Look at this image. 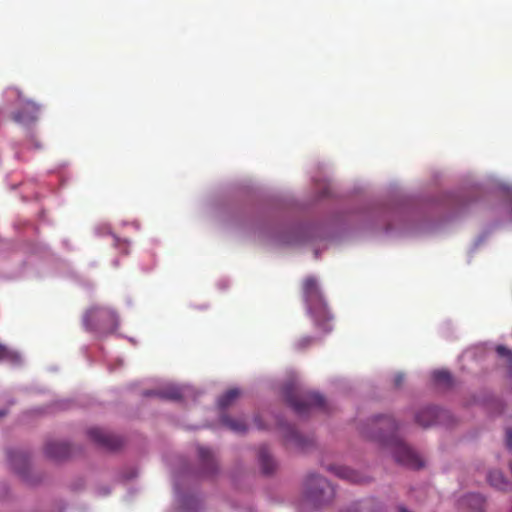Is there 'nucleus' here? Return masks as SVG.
<instances>
[{
  "instance_id": "nucleus-8",
  "label": "nucleus",
  "mask_w": 512,
  "mask_h": 512,
  "mask_svg": "<svg viewBox=\"0 0 512 512\" xmlns=\"http://www.w3.org/2000/svg\"><path fill=\"white\" fill-rule=\"evenodd\" d=\"M8 458L11 467L22 477H25L29 467L28 455L20 450L9 451Z\"/></svg>"
},
{
  "instance_id": "nucleus-13",
  "label": "nucleus",
  "mask_w": 512,
  "mask_h": 512,
  "mask_svg": "<svg viewBox=\"0 0 512 512\" xmlns=\"http://www.w3.org/2000/svg\"><path fill=\"white\" fill-rule=\"evenodd\" d=\"M330 470L333 471L338 477L346 479L353 483L362 482L361 476L354 470L346 466H332Z\"/></svg>"
},
{
  "instance_id": "nucleus-3",
  "label": "nucleus",
  "mask_w": 512,
  "mask_h": 512,
  "mask_svg": "<svg viewBox=\"0 0 512 512\" xmlns=\"http://www.w3.org/2000/svg\"><path fill=\"white\" fill-rule=\"evenodd\" d=\"M334 488L330 483L319 475L308 476L305 482V496L315 504H324L334 497Z\"/></svg>"
},
{
  "instance_id": "nucleus-24",
  "label": "nucleus",
  "mask_w": 512,
  "mask_h": 512,
  "mask_svg": "<svg viewBox=\"0 0 512 512\" xmlns=\"http://www.w3.org/2000/svg\"><path fill=\"white\" fill-rule=\"evenodd\" d=\"M404 381V376L402 374H397L394 378V384L396 387H399Z\"/></svg>"
},
{
  "instance_id": "nucleus-25",
  "label": "nucleus",
  "mask_w": 512,
  "mask_h": 512,
  "mask_svg": "<svg viewBox=\"0 0 512 512\" xmlns=\"http://www.w3.org/2000/svg\"><path fill=\"white\" fill-rule=\"evenodd\" d=\"M255 424L257 425V428H258V429H262V428H263V426H262V424L260 423V420H259L258 418H256V419H255Z\"/></svg>"
},
{
  "instance_id": "nucleus-26",
  "label": "nucleus",
  "mask_w": 512,
  "mask_h": 512,
  "mask_svg": "<svg viewBox=\"0 0 512 512\" xmlns=\"http://www.w3.org/2000/svg\"><path fill=\"white\" fill-rule=\"evenodd\" d=\"M7 414L6 410H0V418L4 417Z\"/></svg>"
},
{
  "instance_id": "nucleus-16",
  "label": "nucleus",
  "mask_w": 512,
  "mask_h": 512,
  "mask_svg": "<svg viewBox=\"0 0 512 512\" xmlns=\"http://www.w3.org/2000/svg\"><path fill=\"white\" fill-rule=\"evenodd\" d=\"M488 481L491 486L499 490H506L509 486V481L505 478L501 471H491L488 475Z\"/></svg>"
},
{
  "instance_id": "nucleus-21",
  "label": "nucleus",
  "mask_w": 512,
  "mask_h": 512,
  "mask_svg": "<svg viewBox=\"0 0 512 512\" xmlns=\"http://www.w3.org/2000/svg\"><path fill=\"white\" fill-rule=\"evenodd\" d=\"M496 351L500 357L506 358L510 363H512V350L505 346L499 345L496 348Z\"/></svg>"
},
{
  "instance_id": "nucleus-9",
  "label": "nucleus",
  "mask_w": 512,
  "mask_h": 512,
  "mask_svg": "<svg viewBox=\"0 0 512 512\" xmlns=\"http://www.w3.org/2000/svg\"><path fill=\"white\" fill-rule=\"evenodd\" d=\"M459 506L464 512H483L485 499L480 494H469L459 501Z\"/></svg>"
},
{
  "instance_id": "nucleus-14",
  "label": "nucleus",
  "mask_w": 512,
  "mask_h": 512,
  "mask_svg": "<svg viewBox=\"0 0 512 512\" xmlns=\"http://www.w3.org/2000/svg\"><path fill=\"white\" fill-rule=\"evenodd\" d=\"M241 391L237 388H231L222 394L218 399V406L221 409H226L232 405L240 396Z\"/></svg>"
},
{
  "instance_id": "nucleus-6",
  "label": "nucleus",
  "mask_w": 512,
  "mask_h": 512,
  "mask_svg": "<svg viewBox=\"0 0 512 512\" xmlns=\"http://www.w3.org/2000/svg\"><path fill=\"white\" fill-rule=\"evenodd\" d=\"M17 94L20 107L11 113V119L24 126L34 124L40 117L41 105L32 100H21L20 93L17 92Z\"/></svg>"
},
{
  "instance_id": "nucleus-10",
  "label": "nucleus",
  "mask_w": 512,
  "mask_h": 512,
  "mask_svg": "<svg viewBox=\"0 0 512 512\" xmlns=\"http://www.w3.org/2000/svg\"><path fill=\"white\" fill-rule=\"evenodd\" d=\"M71 447L60 441H50L45 446V453L52 459H64L70 455Z\"/></svg>"
},
{
  "instance_id": "nucleus-23",
  "label": "nucleus",
  "mask_w": 512,
  "mask_h": 512,
  "mask_svg": "<svg viewBox=\"0 0 512 512\" xmlns=\"http://www.w3.org/2000/svg\"><path fill=\"white\" fill-rule=\"evenodd\" d=\"M506 443L510 450H512V427L506 430Z\"/></svg>"
},
{
  "instance_id": "nucleus-19",
  "label": "nucleus",
  "mask_w": 512,
  "mask_h": 512,
  "mask_svg": "<svg viewBox=\"0 0 512 512\" xmlns=\"http://www.w3.org/2000/svg\"><path fill=\"white\" fill-rule=\"evenodd\" d=\"M159 396L164 398V399H168V400H173V401H178L182 398V392L180 390V388L178 387H168L162 391H160L159 393Z\"/></svg>"
},
{
  "instance_id": "nucleus-15",
  "label": "nucleus",
  "mask_w": 512,
  "mask_h": 512,
  "mask_svg": "<svg viewBox=\"0 0 512 512\" xmlns=\"http://www.w3.org/2000/svg\"><path fill=\"white\" fill-rule=\"evenodd\" d=\"M198 454L201 462L206 467L207 472L212 473L216 468L213 452L209 448L200 447L198 449Z\"/></svg>"
},
{
  "instance_id": "nucleus-11",
  "label": "nucleus",
  "mask_w": 512,
  "mask_h": 512,
  "mask_svg": "<svg viewBox=\"0 0 512 512\" xmlns=\"http://www.w3.org/2000/svg\"><path fill=\"white\" fill-rule=\"evenodd\" d=\"M439 417V410L436 407H426L416 414V422L423 427L434 424Z\"/></svg>"
},
{
  "instance_id": "nucleus-22",
  "label": "nucleus",
  "mask_w": 512,
  "mask_h": 512,
  "mask_svg": "<svg viewBox=\"0 0 512 512\" xmlns=\"http://www.w3.org/2000/svg\"><path fill=\"white\" fill-rule=\"evenodd\" d=\"M312 342H313V338L312 337H303L302 339L299 340L298 347L301 348V349L306 348Z\"/></svg>"
},
{
  "instance_id": "nucleus-7",
  "label": "nucleus",
  "mask_w": 512,
  "mask_h": 512,
  "mask_svg": "<svg viewBox=\"0 0 512 512\" xmlns=\"http://www.w3.org/2000/svg\"><path fill=\"white\" fill-rule=\"evenodd\" d=\"M87 434L93 442L108 450H116L123 445L121 437L109 433L101 428H90Z\"/></svg>"
},
{
  "instance_id": "nucleus-27",
  "label": "nucleus",
  "mask_w": 512,
  "mask_h": 512,
  "mask_svg": "<svg viewBox=\"0 0 512 512\" xmlns=\"http://www.w3.org/2000/svg\"><path fill=\"white\" fill-rule=\"evenodd\" d=\"M400 512H408L405 508L401 507L400 509Z\"/></svg>"
},
{
  "instance_id": "nucleus-18",
  "label": "nucleus",
  "mask_w": 512,
  "mask_h": 512,
  "mask_svg": "<svg viewBox=\"0 0 512 512\" xmlns=\"http://www.w3.org/2000/svg\"><path fill=\"white\" fill-rule=\"evenodd\" d=\"M0 361H9L11 363H19L20 356L18 353L10 350L8 347L0 344Z\"/></svg>"
},
{
  "instance_id": "nucleus-1",
  "label": "nucleus",
  "mask_w": 512,
  "mask_h": 512,
  "mask_svg": "<svg viewBox=\"0 0 512 512\" xmlns=\"http://www.w3.org/2000/svg\"><path fill=\"white\" fill-rule=\"evenodd\" d=\"M372 424L380 429L379 433H372L370 437L384 442L392 447L395 460L409 468L419 469L423 466L422 459L404 442L394 436L397 423L391 416H375Z\"/></svg>"
},
{
  "instance_id": "nucleus-4",
  "label": "nucleus",
  "mask_w": 512,
  "mask_h": 512,
  "mask_svg": "<svg viewBox=\"0 0 512 512\" xmlns=\"http://www.w3.org/2000/svg\"><path fill=\"white\" fill-rule=\"evenodd\" d=\"M285 396L288 404L299 415L307 414L311 407L322 408L325 405V399L320 394L314 392L298 396L290 391V389L286 388Z\"/></svg>"
},
{
  "instance_id": "nucleus-2",
  "label": "nucleus",
  "mask_w": 512,
  "mask_h": 512,
  "mask_svg": "<svg viewBox=\"0 0 512 512\" xmlns=\"http://www.w3.org/2000/svg\"><path fill=\"white\" fill-rule=\"evenodd\" d=\"M302 290L308 310L316 326L324 332H329L332 329L330 324L332 316L328 311L317 280L313 276L305 278L302 284Z\"/></svg>"
},
{
  "instance_id": "nucleus-20",
  "label": "nucleus",
  "mask_w": 512,
  "mask_h": 512,
  "mask_svg": "<svg viewBox=\"0 0 512 512\" xmlns=\"http://www.w3.org/2000/svg\"><path fill=\"white\" fill-rule=\"evenodd\" d=\"M433 379L437 383L450 384L451 375L446 370H437L433 373Z\"/></svg>"
},
{
  "instance_id": "nucleus-5",
  "label": "nucleus",
  "mask_w": 512,
  "mask_h": 512,
  "mask_svg": "<svg viewBox=\"0 0 512 512\" xmlns=\"http://www.w3.org/2000/svg\"><path fill=\"white\" fill-rule=\"evenodd\" d=\"M116 321L114 311L103 307H92L84 315L83 323L88 331L104 330Z\"/></svg>"
},
{
  "instance_id": "nucleus-17",
  "label": "nucleus",
  "mask_w": 512,
  "mask_h": 512,
  "mask_svg": "<svg viewBox=\"0 0 512 512\" xmlns=\"http://www.w3.org/2000/svg\"><path fill=\"white\" fill-rule=\"evenodd\" d=\"M221 422L223 425H225L234 432L243 433L246 431V425L242 420H235L227 415H223L221 417Z\"/></svg>"
},
{
  "instance_id": "nucleus-12",
  "label": "nucleus",
  "mask_w": 512,
  "mask_h": 512,
  "mask_svg": "<svg viewBox=\"0 0 512 512\" xmlns=\"http://www.w3.org/2000/svg\"><path fill=\"white\" fill-rule=\"evenodd\" d=\"M258 458L264 474H271L275 470V461L271 457L266 447H260L258 452Z\"/></svg>"
}]
</instances>
